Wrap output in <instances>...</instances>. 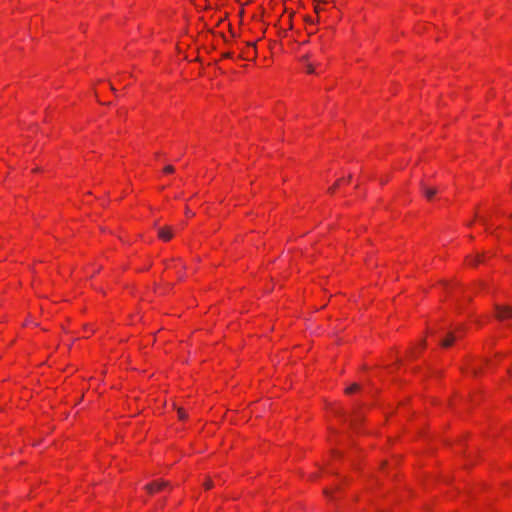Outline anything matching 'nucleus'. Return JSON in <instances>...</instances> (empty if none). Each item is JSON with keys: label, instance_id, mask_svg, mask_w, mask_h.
Here are the masks:
<instances>
[{"label": "nucleus", "instance_id": "f257e3e1", "mask_svg": "<svg viewBox=\"0 0 512 512\" xmlns=\"http://www.w3.org/2000/svg\"><path fill=\"white\" fill-rule=\"evenodd\" d=\"M496 317L499 320H506L512 318V308L509 306L496 305Z\"/></svg>", "mask_w": 512, "mask_h": 512}, {"label": "nucleus", "instance_id": "f03ea898", "mask_svg": "<svg viewBox=\"0 0 512 512\" xmlns=\"http://www.w3.org/2000/svg\"><path fill=\"white\" fill-rule=\"evenodd\" d=\"M169 486H170L169 482L163 481V480H157L153 483H149V484L145 485V489L148 491V493L153 494L154 492L161 491L165 487H169Z\"/></svg>", "mask_w": 512, "mask_h": 512}, {"label": "nucleus", "instance_id": "7ed1b4c3", "mask_svg": "<svg viewBox=\"0 0 512 512\" xmlns=\"http://www.w3.org/2000/svg\"><path fill=\"white\" fill-rule=\"evenodd\" d=\"M158 236L165 240V241H168L172 238L173 236V233H172V230L169 228V227H163V228H159L158 229Z\"/></svg>", "mask_w": 512, "mask_h": 512}, {"label": "nucleus", "instance_id": "20e7f679", "mask_svg": "<svg viewBox=\"0 0 512 512\" xmlns=\"http://www.w3.org/2000/svg\"><path fill=\"white\" fill-rule=\"evenodd\" d=\"M456 338H457V337L455 336V334H454V333L449 332V333L447 334L446 338H444V339L442 340L441 345H442L443 347H449V346H451V345H452V343L456 340Z\"/></svg>", "mask_w": 512, "mask_h": 512}, {"label": "nucleus", "instance_id": "39448f33", "mask_svg": "<svg viewBox=\"0 0 512 512\" xmlns=\"http://www.w3.org/2000/svg\"><path fill=\"white\" fill-rule=\"evenodd\" d=\"M349 181H350V177H349L348 179H339V180L334 184V186H333L332 188H333V189L344 188V187H345V184H347Z\"/></svg>", "mask_w": 512, "mask_h": 512}, {"label": "nucleus", "instance_id": "423d86ee", "mask_svg": "<svg viewBox=\"0 0 512 512\" xmlns=\"http://www.w3.org/2000/svg\"><path fill=\"white\" fill-rule=\"evenodd\" d=\"M174 171H175V168H174V166H173V165H171V164H167V165H165V166H164V168H163V172H164L165 174H172V173H174Z\"/></svg>", "mask_w": 512, "mask_h": 512}, {"label": "nucleus", "instance_id": "0eeeda50", "mask_svg": "<svg viewBox=\"0 0 512 512\" xmlns=\"http://www.w3.org/2000/svg\"><path fill=\"white\" fill-rule=\"evenodd\" d=\"M315 66L316 65L313 64V63H307L306 64V71H307V73H309V74L315 73Z\"/></svg>", "mask_w": 512, "mask_h": 512}, {"label": "nucleus", "instance_id": "6e6552de", "mask_svg": "<svg viewBox=\"0 0 512 512\" xmlns=\"http://www.w3.org/2000/svg\"><path fill=\"white\" fill-rule=\"evenodd\" d=\"M359 389V385L358 384H352L350 387H348L346 389V393L350 394L354 391H357Z\"/></svg>", "mask_w": 512, "mask_h": 512}, {"label": "nucleus", "instance_id": "1a4fd4ad", "mask_svg": "<svg viewBox=\"0 0 512 512\" xmlns=\"http://www.w3.org/2000/svg\"><path fill=\"white\" fill-rule=\"evenodd\" d=\"M177 412H178V416L181 420L187 418V414L185 413V411L182 408H178Z\"/></svg>", "mask_w": 512, "mask_h": 512}, {"label": "nucleus", "instance_id": "9d476101", "mask_svg": "<svg viewBox=\"0 0 512 512\" xmlns=\"http://www.w3.org/2000/svg\"><path fill=\"white\" fill-rule=\"evenodd\" d=\"M482 259H483V256H482V255H477V256L475 257V259H472V260H471V264L476 265V264H478L479 262H481V261H482Z\"/></svg>", "mask_w": 512, "mask_h": 512}, {"label": "nucleus", "instance_id": "9b49d317", "mask_svg": "<svg viewBox=\"0 0 512 512\" xmlns=\"http://www.w3.org/2000/svg\"><path fill=\"white\" fill-rule=\"evenodd\" d=\"M424 192H429V193L437 192V188H435V187H428V188H425Z\"/></svg>", "mask_w": 512, "mask_h": 512}, {"label": "nucleus", "instance_id": "f8f14e48", "mask_svg": "<svg viewBox=\"0 0 512 512\" xmlns=\"http://www.w3.org/2000/svg\"><path fill=\"white\" fill-rule=\"evenodd\" d=\"M213 487V482L211 480H208L205 482V488L210 489Z\"/></svg>", "mask_w": 512, "mask_h": 512}, {"label": "nucleus", "instance_id": "ddd939ff", "mask_svg": "<svg viewBox=\"0 0 512 512\" xmlns=\"http://www.w3.org/2000/svg\"><path fill=\"white\" fill-rule=\"evenodd\" d=\"M324 494L327 496V497H330V492L328 490H324Z\"/></svg>", "mask_w": 512, "mask_h": 512}]
</instances>
